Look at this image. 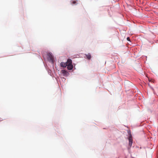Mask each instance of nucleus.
<instances>
[{
	"instance_id": "f257e3e1",
	"label": "nucleus",
	"mask_w": 158,
	"mask_h": 158,
	"mask_svg": "<svg viewBox=\"0 0 158 158\" xmlns=\"http://www.w3.org/2000/svg\"><path fill=\"white\" fill-rule=\"evenodd\" d=\"M47 59L50 62L53 64L54 62V58L52 53H48L47 54Z\"/></svg>"
},
{
	"instance_id": "f03ea898",
	"label": "nucleus",
	"mask_w": 158,
	"mask_h": 158,
	"mask_svg": "<svg viewBox=\"0 0 158 158\" xmlns=\"http://www.w3.org/2000/svg\"><path fill=\"white\" fill-rule=\"evenodd\" d=\"M129 140V146L130 147L128 148V150H129L130 148L131 147V146L132 143V136L130 133L129 134V136L128 137Z\"/></svg>"
},
{
	"instance_id": "7ed1b4c3",
	"label": "nucleus",
	"mask_w": 158,
	"mask_h": 158,
	"mask_svg": "<svg viewBox=\"0 0 158 158\" xmlns=\"http://www.w3.org/2000/svg\"><path fill=\"white\" fill-rule=\"evenodd\" d=\"M61 73L64 76H68L69 74V73L66 71L64 70H62L61 71Z\"/></svg>"
},
{
	"instance_id": "20e7f679",
	"label": "nucleus",
	"mask_w": 158,
	"mask_h": 158,
	"mask_svg": "<svg viewBox=\"0 0 158 158\" xmlns=\"http://www.w3.org/2000/svg\"><path fill=\"white\" fill-rule=\"evenodd\" d=\"M60 65L61 67L65 68L67 65V64L66 62H61L60 64Z\"/></svg>"
},
{
	"instance_id": "39448f33",
	"label": "nucleus",
	"mask_w": 158,
	"mask_h": 158,
	"mask_svg": "<svg viewBox=\"0 0 158 158\" xmlns=\"http://www.w3.org/2000/svg\"><path fill=\"white\" fill-rule=\"evenodd\" d=\"M67 68L69 70H71L73 68V66L72 64H67Z\"/></svg>"
},
{
	"instance_id": "423d86ee",
	"label": "nucleus",
	"mask_w": 158,
	"mask_h": 158,
	"mask_svg": "<svg viewBox=\"0 0 158 158\" xmlns=\"http://www.w3.org/2000/svg\"><path fill=\"white\" fill-rule=\"evenodd\" d=\"M66 63L67 64H72V61L71 59H68Z\"/></svg>"
},
{
	"instance_id": "0eeeda50",
	"label": "nucleus",
	"mask_w": 158,
	"mask_h": 158,
	"mask_svg": "<svg viewBox=\"0 0 158 158\" xmlns=\"http://www.w3.org/2000/svg\"><path fill=\"white\" fill-rule=\"evenodd\" d=\"M86 56L88 60H90L91 58V56L90 54V53H89L87 55H86Z\"/></svg>"
},
{
	"instance_id": "6e6552de",
	"label": "nucleus",
	"mask_w": 158,
	"mask_h": 158,
	"mask_svg": "<svg viewBox=\"0 0 158 158\" xmlns=\"http://www.w3.org/2000/svg\"><path fill=\"white\" fill-rule=\"evenodd\" d=\"M72 3L73 4H75L76 3V2L75 1H73Z\"/></svg>"
},
{
	"instance_id": "1a4fd4ad",
	"label": "nucleus",
	"mask_w": 158,
	"mask_h": 158,
	"mask_svg": "<svg viewBox=\"0 0 158 158\" xmlns=\"http://www.w3.org/2000/svg\"><path fill=\"white\" fill-rule=\"evenodd\" d=\"M127 40H128V41H130V38H129V37H127Z\"/></svg>"
},
{
	"instance_id": "9d476101",
	"label": "nucleus",
	"mask_w": 158,
	"mask_h": 158,
	"mask_svg": "<svg viewBox=\"0 0 158 158\" xmlns=\"http://www.w3.org/2000/svg\"><path fill=\"white\" fill-rule=\"evenodd\" d=\"M150 87L151 88V89H152L153 90H154V89H153V88L152 87H151V86H150Z\"/></svg>"
},
{
	"instance_id": "9b49d317",
	"label": "nucleus",
	"mask_w": 158,
	"mask_h": 158,
	"mask_svg": "<svg viewBox=\"0 0 158 158\" xmlns=\"http://www.w3.org/2000/svg\"><path fill=\"white\" fill-rule=\"evenodd\" d=\"M1 119V118H0V121L2 120Z\"/></svg>"
}]
</instances>
